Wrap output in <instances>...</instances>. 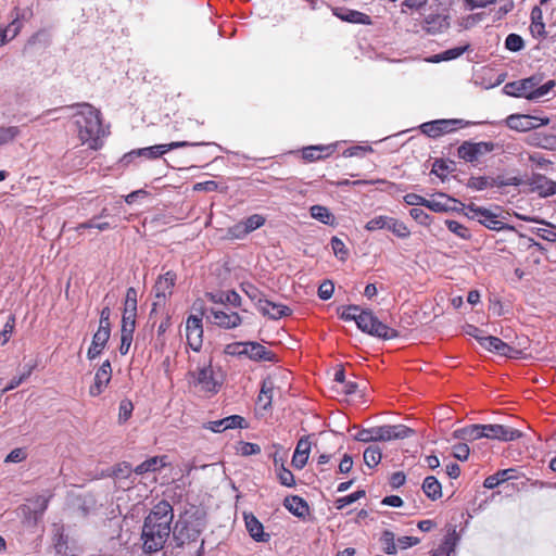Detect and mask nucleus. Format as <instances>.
<instances>
[{
    "label": "nucleus",
    "mask_w": 556,
    "mask_h": 556,
    "mask_svg": "<svg viewBox=\"0 0 556 556\" xmlns=\"http://www.w3.org/2000/svg\"><path fill=\"white\" fill-rule=\"evenodd\" d=\"M174 518L172 505L166 501H161L150 511L144 519L142 528V549L147 554H153L161 551L170 533V523Z\"/></svg>",
    "instance_id": "f257e3e1"
},
{
    "label": "nucleus",
    "mask_w": 556,
    "mask_h": 556,
    "mask_svg": "<svg viewBox=\"0 0 556 556\" xmlns=\"http://www.w3.org/2000/svg\"><path fill=\"white\" fill-rule=\"evenodd\" d=\"M77 108L78 111L73 117L77 127L78 138L83 143H87L90 149H100V139L106 136V131L102 126L100 110L89 103H80Z\"/></svg>",
    "instance_id": "f03ea898"
},
{
    "label": "nucleus",
    "mask_w": 556,
    "mask_h": 556,
    "mask_svg": "<svg viewBox=\"0 0 556 556\" xmlns=\"http://www.w3.org/2000/svg\"><path fill=\"white\" fill-rule=\"evenodd\" d=\"M187 377L190 384L208 394H216L224 382L220 367H214L211 361L199 364L195 369L188 372Z\"/></svg>",
    "instance_id": "7ed1b4c3"
},
{
    "label": "nucleus",
    "mask_w": 556,
    "mask_h": 556,
    "mask_svg": "<svg viewBox=\"0 0 556 556\" xmlns=\"http://www.w3.org/2000/svg\"><path fill=\"white\" fill-rule=\"evenodd\" d=\"M539 76H531L525 79L507 83L503 91L505 94L515 98H526L528 100H538L546 96L555 86L554 80H548L540 85Z\"/></svg>",
    "instance_id": "20e7f679"
},
{
    "label": "nucleus",
    "mask_w": 556,
    "mask_h": 556,
    "mask_svg": "<svg viewBox=\"0 0 556 556\" xmlns=\"http://www.w3.org/2000/svg\"><path fill=\"white\" fill-rule=\"evenodd\" d=\"M357 328L365 333L383 340L399 337V332L380 321L370 311H362L357 315Z\"/></svg>",
    "instance_id": "39448f33"
},
{
    "label": "nucleus",
    "mask_w": 556,
    "mask_h": 556,
    "mask_svg": "<svg viewBox=\"0 0 556 556\" xmlns=\"http://www.w3.org/2000/svg\"><path fill=\"white\" fill-rule=\"evenodd\" d=\"M465 215L470 218L479 222L481 225L486 228L495 231H501L507 228V225L498 217L497 214L488 210L485 207L476 206L475 204H469L464 207Z\"/></svg>",
    "instance_id": "423d86ee"
},
{
    "label": "nucleus",
    "mask_w": 556,
    "mask_h": 556,
    "mask_svg": "<svg viewBox=\"0 0 556 556\" xmlns=\"http://www.w3.org/2000/svg\"><path fill=\"white\" fill-rule=\"evenodd\" d=\"M205 142H189V141H174L170 143H164V144H155L152 147L141 148L137 150H132L128 152V156H143L150 160L157 159L168 151L178 149V148H185V147H195V146H204Z\"/></svg>",
    "instance_id": "0eeeda50"
},
{
    "label": "nucleus",
    "mask_w": 556,
    "mask_h": 556,
    "mask_svg": "<svg viewBox=\"0 0 556 556\" xmlns=\"http://www.w3.org/2000/svg\"><path fill=\"white\" fill-rule=\"evenodd\" d=\"M495 149V143L491 141L470 142L465 141L457 150V154L466 162L473 163L483 155L491 153Z\"/></svg>",
    "instance_id": "6e6552de"
},
{
    "label": "nucleus",
    "mask_w": 556,
    "mask_h": 556,
    "mask_svg": "<svg viewBox=\"0 0 556 556\" xmlns=\"http://www.w3.org/2000/svg\"><path fill=\"white\" fill-rule=\"evenodd\" d=\"M203 312L199 315H190L186 320V338L188 345L199 352L203 344Z\"/></svg>",
    "instance_id": "1a4fd4ad"
},
{
    "label": "nucleus",
    "mask_w": 556,
    "mask_h": 556,
    "mask_svg": "<svg viewBox=\"0 0 556 556\" xmlns=\"http://www.w3.org/2000/svg\"><path fill=\"white\" fill-rule=\"evenodd\" d=\"M412 432V429L404 425H384L371 428L372 442L405 439Z\"/></svg>",
    "instance_id": "9d476101"
},
{
    "label": "nucleus",
    "mask_w": 556,
    "mask_h": 556,
    "mask_svg": "<svg viewBox=\"0 0 556 556\" xmlns=\"http://www.w3.org/2000/svg\"><path fill=\"white\" fill-rule=\"evenodd\" d=\"M549 118H540L531 115L511 114L506 118V125L517 131H529L539 126L547 125Z\"/></svg>",
    "instance_id": "9b49d317"
},
{
    "label": "nucleus",
    "mask_w": 556,
    "mask_h": 556,
    "mask_svg": "<svg viewBox=\"0 0 556 556\" xmlns=\"http://www.w3.org/2000/svg\"><path fill=\"white\" fill-rule=\"evenodd\" d=\"M462 124V119H437L421 124L422 134L437 138L441 135L452 132L456 129V125Z\"/></svg>",
    "instance_id": "f8f14e48"
},
{
    "label": "nucleus",
    "mask_w": 556,
    "mask_h": 556,
    "mask_svg": "<svg viewBox=\"0 0 556 556\" xmlns=\"http://www.w3.org/2000/svg\"><path fill=\"white\" fill-rule=\"evenodd\" d=\"M484 438L491 440H498L503 442H510L519 439L522 433L518 429L506 427L503 425H484Z\"/></svg>",
    "instance_id": "ddd939ff"
},
{
    "label": "nucleus",
    "mask_w": 556,
    "mask_h": 556,
    "mask_svg": "<svg viewBox=\"0 0 556 556\" xmlns=\"http://www.w3.org/2000/svg\"><path fill=\"white\" fill-rule=\"evenodd\" d=\"M212 323L219 328L233 329L241 325L242 318L236 312L211 308Z\"/></svg>",
    "instance_id": "4468645a"
},
{
    "label": "nucleus",
    "mask_w": 556,
    "mask_h": 556,
    "mask_svg": "<svg viewBox=\"0 0 556 556\" xmlns=\"http://www.w3.org/2000/svg\"><path fill=\"white\" fill-rule=\"evenodd\" d=\"M177 276L174 271L168 270L164 275H161L155 285L154 292L157 303L165 302L166 299L172 295L173 289L176 283Z\"/></svg>",
    "instance_id": "2eb2a0df"
},
{
    "label": "nucleus",
    "mask_w": 556,
    "mask_h": 556,
    "mask_svg": "<svg viewBox=\"0 0 556 556\" xmlns=\"http://www.w3.org/2000/svg\"><path fill=\"white\" fill-rule=\"evenodd\" d=\"M112 378V367L109 359L104 361L100 368L97 370L94 376V382L89 388V394L91 396L100 395L106 386L110 383Z\"/></svg>",
    "instance_id": "dca6fc26"
},
{
    "label": "nucleus",
    "mask_w": 556,
    "mask_h": 556,
    "mask_svg": "<svg viewBox=\"0 0 556 556\" xmlns=\"http://www.w3.org/2000/svg\"><path fill=\"white\" fill-rule=\"evenodd\" d=\"M529 186L531 191L543 198L556 194V181L541 174H533L529 178Z\"/></svg>",
    "instance_id": "f3484780"
},
{
    "label": "nucleus",
    "mask_w": 556,
    "mask_h": 556,
    "mask_svg": "<svg viewBox=\"0 0 556 556\" xmlns=\"http://www.w3.org/2000/svg\"><path fill=\"white\" fill-rule=\"evenodd\" d=\"M257 309L271 319H279L291 314V308L279 303H274L267 299L257 300Z\"/></svg>",
    "instance_id": "a211bd4d"
},
{
    "label": "nucleus",
    "mask_w": 556,
    "mask_h": 556,
    "mask_svg": "<svg viewBox=\"0 0 556 556\" xmlns=\"http://www.w3.org/2000/svg\"><path fill=\"white\" fill-rule=\"evenodd\" d=\"M244 418L239 415H231L226 418L208 421L204 424V428L211 430L212 432H223L227 429H236V428H243L244 426Z\"/></svg>",
    "instance_id": "6ab92c4d"
},
{
    "label": "nucleus",
    "mask_w": 556,
    "mask_h": 556,
    "mask_svg": "<svg viewBox=\"0 0 556 556\" xmlns=\"http://www.w3.org/2000/svg\"><path fill=\"white\" fill-rule=\"evenodd\" d=\"M265 224V217L260 214H253L247 217L242 223L235 225L231 228V233L236 237L245 236Z\"/></svg>",
    "instance_id": "aec40b11"
},
{
    "label": "nucleus",
    "mask_w": 556,
    "mask_h": 556,
    "mask_svg": "<svg viewBox=\"0 0 556 556\" xmlns=\"http://www.w3.org/2000/svg\"><path fill=\"white\" fill-rule=\"evenodd\" d=\"M245 357L254 362H274L275 354L258 342L247 341Z\"/></svg>",
    "instance_id": "412c9836"
},
{
    "label": "nucleus",
    "mask_w": 556,
    "mask_h": 556,
    "mask_svg": "<svg viewBox=\"0 0 556 556\" xmlns=\"http://www.w3.org/2000/svg\"><path fill=\"white\" fill-rule=\"evenodd\" d=\"M53 546L58 554L62 556H75L74 551L68 545V536L65 534L64 527L53 525Z\"/></svg>",
    "instance_id": "4be33fe9"
},
{
    "label": "nucleus",
    "mask_w": 556,
    "mask_h": 556,
    "mask_svg": "<svg viewBox=\"0 0 556 556\" xmlns=\"http://www.w3.org/2000/svg\"><path fill=\"white\" fill-rule=\"evenodd\" d=\"M244 522L250 536L256 542H267L269 534L264 532L262 522L253 514H244Z\"/></svg>",
    "instance_id": "5701e85b"
},
{
    "label": "nucleus",
    "mask_w": 556,
    "mask_h": 556,
    "mask_svg": "<svg viewBox=\"0 0 556 556\" xmlns=\"http://www.w3.org/2000/svg\"><path fill=\"white\" fill-rule=\"evenodd\" d=\"M333 14L339 17L342 21L354 23V24H362V25H370L371 18L369 15L356 11V10H349V9H342V8H336L333 9Z\"/></svg>",
    "instance_id": "b1692460"
},
{
    "label": "nucleus",
    "mask_w": 556,
    "mask_h": 556,
    "mask_svg": "<svg viewBox=\"0 0 556 556\" xmlns=\"http://www.w3.org/2000/svg\"><path fill=\"white\" fill-rule=\"evenodd\" d=\"M111 330L98 329L93 334L92 342L87 352V357L91 361L98 357L105 348L110 339Z\"/></svg>",
    "instance_id": "393cba45"
},
{
    "label": "nucleus",
    "mask_w": 556,
    "mask_h": 556,
    "mask_svg": "<svg viewBox=\"0 0 556 556\" xmlns=\"http://www.w3.org/2000/svg\"><path fill=\"white\" fill-rule=\"evenodd\" d=\"M481 346L502 356H509L514 349L497 337L486 336L482 339Z\"/></svg>",
    "instance_id": "a878e982"
},
{
    "label": "nucleus",
    "mask_w": 556,
    "mask_h": 556,
    "mask_svg": "<svg viewBox=\"0 0 556 556\" xmlns=\"http://www.w3.org/2000/svg\"><path fill=\"white\" fill-rule=\"evenodd\" d=\"M309 450H311L309 441L304 438L300 439L296 444L294 454L292 456V465L296 469H302L306 465V463L308 460Z\"/></svg>",
    "instance_id": "bb28decb"
},
{
    "label": "nucleus",
    "mask_w": 556,
    "mask_h": 556,
    "mask_svg": "<svg viewBox=\"0 0 556 556\" xmlns=\"http://www.w3.org/2000/svg\"><path fill=\"white\" fill-rule=\"evenodd\" d=\"M283 506L296 517H305L308 514L307 503L300 496H287Z\"/></svg>",
    "instance_id": "cd10ccee"
},
{
    "label": "nucleus",
    "mask_w": 556,
    "mask_h": 556,
    "mask_svg": "<svg viewBox=\"0 0 556 556\" xmlns=\"http://www.w3.org/2000/svg\"><path fill=\"white\" fill-rule=\"evenodd\" d=\"M484 425H470L453 432V437L456 439L476 441L484 438Z\"/></svg>",
    "instance_id": "c85d7f7f"
},
{
    "label": "nucleus",
    "mask_w": 556,
    "mask_h": 556,
    "mask_svg": "<svg viewBox=\"0 0 556 556\" xmlns=\"http://www.w3.org/2000/svg\"><path fill=\"white\" fill-rule=\"evenodd\" d=\"M311 216L320 222L324 225H328L334 227L337 225L336 216L330 212V210L324 205H313L309 207Z\"/></svg>",
    "instance_id": "c756f323"
},
{
    "label": "nucleus",
    "mask_w": 556,
    "mask_h": 556,
    "mask_svg": "<svg viewBox=\"0 0 556 556\" xmlns=\"http://www.w3.org/2000/svg\"><path fill=\"white\" fill-rule=\"evenodd\" d=\"M166 457L165 456H153L141 464H139L135 469L134 472L137 475H143L147 472H155L161 470L163 467L166 466L165 463Z\"/></svg>",
    "instance_id": "7c9ffc66"
},
{
    "label": "nucleus",
    "mask_w": 556,
    "mask_h": 556,
    "mask_svg": "<svg viewBox=\"0 0 556 556\" xmlns=\"http://www.w3.org/2000/svg\"><path fill=\"white\" fill-rule=\"evenodd\" d=\"M530 31L535 38H544L546 36L545 24L543 23V12L538 5H535L531 11Z\"/></svg>",
    "instance_id": "2f4dec72"
},
{
    "label": "nucleus",
    "mask_w": 556,
    "mask_h": 556,
    "mask_svg": "<svg viewBox=\"0 0 556 556\" xmlns=\"http://www.w3.org/2000/svg\"><path fill=\"white\" fill-rule=\"evenodd\" d=\"M422 491L431 501H435L442 496V485L433 476L425 478L422 482Z\"/></svg>",
    "instance_id": "473e14b6"
},
{
    "label": "nucleus",
    "mask_w": 556,
    "mask_h": 556,
    "mask_svg": "<svg viewBox=\"0 0 556 556\" xmlns=\"http://www.w3.org/2000/svg\"><path fill=\"white\" fill-rule=\"evenodd\" d=\"M448 27L447 16L431 14L425 20V28L428 33H440Z\"/></svg>",
    "instance_id": "72a5a7b5"
},
{
    "label": "nucleus",
    "mask_w": 556,
    "mask_h": 556,
    "mask_svg": "<svg viewBox=\"0 0 556 556\" xmlns=\"http://www.w3.org/2000/svg\"><path fill=\"white\" fill-rule=\"evenodd\" d=\"M274 465L276 468L277 479L280 484L287 488H292L295 485V479L293 473L283 466V463L279 464L277 456H274Z\"/></svg>",
    "instance_id": "f704fd0d"
},
{
    "label": "nucleus",
    "mask_w": 556,
    "mask_h": 556,
    "mask_svg": "<svg viewBox=\"0 0 556 556\" xmlns=\"http://www.w3.org/2000/svg\"><path fill=\"white\" fill-rule=\"evenodd\" d=\"M273 391V382L270 380H264L257 396V404L261 405L263 409H268L271 406Z\"/></svg>",
    "instance_id": "c9c22d12"
},
{
    "label": "nucleus",
    "mask_w": 556,
    "mask_h": 556,
    "mask_svg": "<svg viewBox=\"0 0 556 556\" xmlns=\"http://www.w3.org/2000/svg\"><path fill=\"white\" fill-rule=\"evenodd\" d=\"M450 202L456 203L457 201L443 193H440L437 199L427 200L426 207L433 212H447L452 208L448 205Z\"/></svg>",
    "instance_id": "e433bc0d"
},
{
    "label": "nucleus",
    "mask_w": 556,
    "mask_h": 556,
    "mask_svg": "<svg viewBox=\"0 0 556 556\" xmlns=\"http://www.w3.org/2000/svg\"><path fill=\"white\" fill-rule=\"evenodd\" d=\"M456 540L455 532L448 533L431 556H451L455 551Z\"/></svg>",
    "instance_id": "4c0bfd02"
},
{
    "label": "nucleus",
    "mask_w": 556,
    "mask_h": 556,
    "mask_svg": "<svg viewBox=\"0 0 556 556\" xmlns=\"http://www.w3.org/2000/svg\"><path fill=\"white\" fill-rule=\"evenodd\" d=\"M469 49V45H465L463 47H455L452 49H447L439 54H435L431 58L432 62H441V61H451L459 58Z\"/></svg>",
    "instance_id": "58836bf2"
},
{
    "label": "nucleus",
    "mask_w": 556,
    "mask_h": 556,
    "mask_svg": "<svg viewBox=\"0 0 556 556\" xmlns=\"http://www.w3.org/2000/svg\"><path fill=\"white\" fill-rule=\"evenodd\" d=\"M332 151L333 148L331 146H311L303 149V157L308 161H315L323 157V152L329 155Z\"/></svg>",
    "instance_id": "ea45409f"
},
{
    "label": "nucleus",
    "mask_w": 556,
    "mask_h": 556,
    "mask_svg": "<svg viewBox=\"0 0 556 556\" xmlns=\"http://www.w3.org/2000/svg\"><path fill=\"white\" fill-rule=\"evenodd\" d=\"M51 496H45V495H38L34 498V520L31 521L33 525H37L39 520L42 518L45 511L47 510L49 506Z\"/></svg>",
    "instance_id": "a19ab883"
},
{
    "label": "nucleus",
    "mask_w": 556,
    "mask_h": 556,
    "mask_svg": "<svg viewBox=\"0 0 556 556\" xmlns=\"http://www.w3.org/2000/svg\"><path fill=\"white\" fill-rule=\"evenodd\" d=\"M382 457L381 450L376 445H370L364 451V462L369 468L376 467Z\"/></svg>",
    "instance_id": "79ce46f5"
},
{
    "label": "nucleus",
    "mask_w": 556,
    "mask_h": 556,
    "mask_svg": "<svg viewBox=\"0 0 556 556\" xmlns=\"http://www.w3.org/2000/svg\"><path fill=\"white\" fill-rule=\"evenodd\" d=\"M97 218L98 217H93L91 218L90 220L88 222H85V223H81V224H78L76 227H75V230L80 232L81 230L84 229H98L100 231H104V230H109V229H112L114 228L115 226H112L110 223L108 222H100V223H97Z\"/></svg>",
    "instance_id": "37998d69"
},
{
    "label": "nucleus",
    "mask_w": 556,
    "mask_h": 556,
    "mask_svg": "<svg viewBox=\"0 0 556 556\" xmlns=\"http://www.w3.org/2000/svg\"><path fill=\"white\" fill-rule=\"evenodd\" d=\"M20 135L16 126H0V146L12 142Z\"/></svg>",
    "instance_id": "c03bdc74"
},
{
    "label": "nucleus",
    "mask_w": 556,
    "mask_h": 556,
    "mask_svg": "<svg viewBox=\"0 0 556 556\" xmlns=\"http://www.w3.org/2000/svg\"><path fill=\"white\" fill-rule=\"evenodd\" d=\"M445 225L451 232L455 233L459 238L465 239V240L470 239V237H471L470 230L467 227H465L464 225H462L460 223H458L456 220H446Z\"/></svg>",
    "instance_id": "a18cd8bd"
},
{
    "label": "nucleus",
    "mask_w": 556,
    "mask_h": 556,
    "mask_svg": "<svg viewBox=\"0 0 556 556\" xmlns=\"http://www.w3.org/2000/svg\"><path fill=\"white\" fill-rule=\"evenodd\" d=\"M330 244H331V248H332V251H333V254L336 255V257H338L341 261L346 260V257L349 255V251H348L344 242L341 239H339L338 237H332Z\"/></svg>",
    "instance_id": "49530a36"
},
{
    "label": "nucleus",
    "mask_w": 556,
    "mask_h": 556,
    "mask_svg": "<svg viewBox=\"0 0 556 556\" xmlns=\"http://www.w3.org/2000/svg\"><path fill=\"white\" fill-rule=\"evenodd\" d=\"M15 327V316L10 315L3 329L0 332V345H4L9 342Z\"/></svg>",
    "instance_id": "de8ad7c7"
},
{
    "label": "nucleus",
    "mask_w": 556,
    "mask_h": 556,
    "mask_svg": "<svg viewBox=\"0 0 556 556\" xmlns=\"http://www.w3.org/2000/svg\"><path fill=\"white\" fill-rule=\"evenodd\" d=\"M224 353L230 356H245L247 342H232L225 346Z\"/></svg>",
    "instance_id": "09e8293b"
},
{
    "label": "nucleus",
    "mask_w": 556,
    "mask_h": 556,
    "mask_svg": "<svg viewBox=\"0 0 556 556\" xmlns=\"http://www.w3.org/2000/svg\"><path fill=\"white\" fill-rule=\"evenodd\" d=\"M525 47L523 39L517 34H509L505 39V48L509 51L517 52Z\"/></svg>",
    "instance_id": "8fccbe9b"
},
{
    "label": "nucleus",
    "mask_w": 556,
    "mask_h": 556,
    "mask_svg": "<svg viewBox=\"0 0 556 556\" xmlns=\"http://www.w3.org/2000/svg\"><path fill=\"white\" fill-rule=\"evenodd\" d=\"M491 185H493V181H491V177L486 176L471 177L467 184L469 188L479 191L490 188Z\"/></svg>",
    "instance_id": "3c124183"
},
{
    "label": "nucleus",
    "mask_w": 556,
    "mask_h": 556,
    "mask_svg": "<svg viewBox=\"0 0 556 556\" xmlns=\"http://www.w3.org/2000/svg\"><path fill=\"white\" fill-rule=\"evenodd\" d=\"M132 410H134V405H132L131 401H129L127 399L122 400L119 403V407H118L119 422L127 421L130 418Z\"/></svg>",
    "instance_id": "603ef678"
},
{
    "label": "nucleus",
    "mask_w": 556,
    "mask_h": 556,
    "mask_svg": "<svg viewBox=\"0 0 556 556\" xmlns=\"http://www.w3.org/2000/svg\"><path fill=\"white\" fill-rule=\"evenodd\" d=\"M365 496V491L358 490L355 491L346 496L340 497L337 500V508L342 509L348 505H351L352 503L358 501L361 497Z\"/></svg>",
    "instance_id": "864d4df0"
},
{
    "label": "nucleus",
    "mask_w": 556,
    "mask_h": 556,
    "mask_svg": "<svg viewBox=\"0 0 556 556\" xmlns=\"http://www.w3.org/2000/svg\"><path fill=\"white\" fill-rule=\"evenodd\" d=\"M506 471L498 470L496 473L491 475L485 478L483 482V486L486 489H494L498 486L501 483L506 481V478L504 477Z\"/></svg>",
    "instance_id": "5fc2aeb1"
},
{
    "label": "nucleus",
    "mask_w": 556,
    "mask_h": 556,
    "mask_svg": "<svg viewBox=\"0 0 556 556\" xmlns=\"http://www.w3.org/2000/svg\"><path fill=\"white\" fill-rule=\"evenodd\" d=\"M381 541L384 544V552L389 555H393L396 553V545L394 542V534L393 532L386 530L382 533Z\"/></svg>",
    "instance_id": "6e6d98bb"
},
{
    "label": "nucleus",
    "mask_w": 556,
    "mask_h": 556,
    "mask_svg": "<svg viewBox=\"0 0 556 556\" xmlns=\"http://www.w3.org/2000/svg\"><path fill=\"white\" fill-rule=\"evenodd\" d=\"M238 453L242 456H251L261 453V447L258 444L251 442H240L239 447L237 448Z\"/></svg>",
    "instance_id": "4d7b16f0"
},
{
    "label": "nucleus",
    "mask_w": 556,
    "mask_h": 556,
    "mask_svg": "<svg viewBox=\"0 0 556 556\" xmlns=\"http://www.w3.org/2000/svg\"><path fill=\"white\" fill-rule=\"evenodd\" d=\"M409 215L420 225L427 226L430 224V216L422 208L414 207L409 211Z\"/></svg>",
    "instance_id": "13d9d810"
},
{
    "label": "nucleus",
    "mask_w": 556,
    "mask_h": 556,
    "mask_svg": "<svg viewBox=\"0 0 556 556\" xmlns=\"http://www.w3.org/2000/svg\"><path fill=\"white\" fill-rule=\"evenodd\" d=\"M386 217H387L386 215L375 216L374 218H371L370 220H368L366 223L365 229L367 231H376V230L384 229Z\"/></svg>",
    "instance_id": "bf43d9fd"
},
{
    "label": "nucleus",
    "mask_w": 556,
    "mask_h": 556,
    "mask_svg": "<svg viewBox=\"0 0 556 556\" xmlns=\"http://www.w3.org/2000/svg\"><path fill=\"white\" fill-rule=\"evenodd\" d=\"M470 454L469 446L466 443H458L453 446V456L458 460H467Z\"/></svg>",
    "instance_id": "052dcab7"
},
{
    "label": "nucleus",
    "mask_w": 556,
    "mask_h": 556,
    "mask_svg": "<svg viewBox=\"0 0 556 556\" xmlns=\"http://www.w3.org/2000/svg\"><path fill=\"white\" fill-rule=\"evenodd\" d=\"M362 311L363 309H361L356 305L346 306L343 308V311L341 313V318L346 321L353 320V321L357 323V315H361Z\"/></svg>",
    "instance_id": "680f3d73"
},
{
    "label": "nucleus",
    "mask_w": 556,
    "mask_h": 556,
    "mask_svg": "<svg viewBox=\"0 0 556 556\" xmlns=\"http://www.w3.org/2000/svg\"><path fill=\"white\" fill-rule=\"evenodd\" d=\"M33 368H34V367H33V366H30V367H28V369H27L25 372H23L20 377H14V378L10 381V383H9V384H8V386L2 390V393H5V392H8V391H11V390H13V389L17 388V387H18V386H20V384H21L25 379H27V378L30 376V374H31V371H33Z\"/></svg>",
    "instance_id": "e2e57ef3"
},
{
    "label": "nucleus",
    "mask_w": 556,
    "mask_h": 556,
    "mask_svg": "<svg viewBox=\"0 0 556 556\" xmlns=\"http://www.w3.org/2000/svg\"><path fill=\"white\" fill-rule=\"evenodd\" d=\"M333 291H334V286H333L332 281L326 280L318 288V296L321 300H329L332 296Z\"/></svg>",
    "instance_id": "0e129e2a"
},
{
    "label": "nucleus",
    "mask_w": 556,
    "mask_h": 556,
    "mask_svg": "<svg viewBox=\"0 0 556 556\" xmlns=\"http://www.w3.org/2000/svg\"><path fill=\"white\" fill-rule=\"evenodd\" d=\"M131 471H132L131 466L128 463H122V464H118L113 469V476L117 479H125L130 476Z\"/></svg>",
    "instance_id": "69168bd1"
},
{
    "label": "nucleus",
    "mask_w": 556,
    "mask_h": 556,
    "mask_svg": "<svg viewBox=\"0 0 556 556\" xmlns=\"http://www.w3.org/2000/svg\"><path fill=\"white\" fill-rule=\"evenodd\" d=\"M26 452L23 448L12 450L5 457V463H21L26 458Z\"/></svg>",
    "instance_id": "338daca9"
},
{
    "label": "nucleus",
    "mask_w": 556,
    "mask_h": 556,
    "mask_svg": "<svg viewBox=\"0 0 556 556\" xmlns=\"http://www.w3.org/2000/svg\"><path fill=\"white\" fill-rule=\"evenodd\" d=\"M396 237L405 239L410 236V231L407 226L397 219V222L393 225L392 231Z\"/></svg>",
    "instance_id": "774afa93"
}]
</instances>
